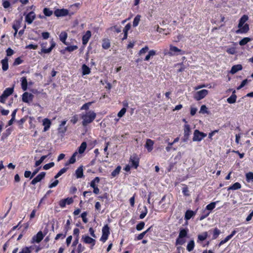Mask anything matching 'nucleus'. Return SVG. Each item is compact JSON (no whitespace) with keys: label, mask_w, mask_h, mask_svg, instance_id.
Listing matches in <instances>:
<instances>
[{"label":"nucleus","mask_w":253,"mask_h":253,"mask_svg":"<svg viewBox=\"0 0 253 253\" xmlns=\"http://www.w3.org/2000/svg\"><path fill=\"white\" fill-rule=\"evenodd\" d=\"M207 136V134L200 132L198 129H196L194 132L193 137V141H201L204 138Z\"/></svg>","instance_id":"20e7f679"},{"label":"nucleus","mask_w":253,"mask_h":253,"mask_svg":"<svg viewBox=\"0 0 253 253\" xmlns=\"http://www.w3.org/2000/svg\"><path fill=\"white\" fill-rule=\"evenodd\" d=\"M126 109L125 108H122L118 113V116L119 118L122 117L126 112Z\"/></svg>","instance_id":"6e6d98bb"},{"label":"nucleus","mask_w":253,"mask_h":253,"mask_svg":"<svg viewBox=\"0 0 253 253\" xmlns=\"http://www.w3.org/2000/svg\"><path fill=\"white\" fill-rule=\"evenodd\" d=\"M22 20H23L22 17H21L19 19L15 20L14 22V23L12 25V27L20 28V27H21V24L22 22Z\"/></svg>","instance_id":"7c9ffc66"},{"label":"nucleus","mask_w":253,"mask_h":253,"mask_svg":"<svg viewBox=\"0 0 253 253\" xmlns=\"http://www.w3.org/2000/svg\"><path fill=\"white\" fill-rule=\"evenodd\" d=\"M109 229V227L107 224L105 225L102 228V235L100 238V240L104 243L108 239V236L110 234Z\"/></svg>","instance_id":"39448f33"},{"label":"nucleus","mask_w":253,"mask_h":253,"mask_svg":"<svg viewBox=\"0 0 253 253\" xmlns=\"http://www.w3.org/2000/svg\"><path fill=\"white\" fill-rule=\"evenodd\" d=\"M83 74L84 75H88L90 72V68L85 64L82 66Z\"/></svg>","instance_id":"473e14b6"},{"label":"nucleus","mask_w":253,"mask_h":253,"mask_svg":"<svg viewBox=\"0 0 253 253\" xmlns=\"http://www.w3.org/2000/svg\"><path fill=\"white\" fill-rule=\"evenodd\" d=\"M43 13L46 16H51L52 13H53V12L52 10H50L49 8H44L43 9Z\"/></svg>","instance_id":"49530a36"},{"label":"nucleus","mask_w":253,"mask_h":253,"mask_svg":"<svg viewBox=\"0 0 253 253\" xmlns=\"http://www.w3.org/2000/svg\"><path fill=\"white\" fill-rule=\"evenodd\" d=\"M54 166V163L53 162H51V163H49L48 164L45 165L43 166V168L45 170H47V169H49L50 168L53 167Z\"/></svg>","instance_id":"603ef678"},{"label":"nucleus","mask_w":253,"mask_h":253,"mask_svg":"<svg viewBox=\"0 0 253 253\" xmlns=\"http://www.w3.org/2000/svg\"><path fill=\"white\" fill-rule=\"evenodd\" d=\"M67 169L68 168H64L60 169L59 171L54 176V178L56 179L60 177L62 174L64 173L67 171Z\"/></svg>","instance_id":"37998d69"},{"label":"nucleus","mask_w":253,"mask_h":253,"mask_svg":"<svg viewBox=\"0 0 253 253\" xmlns=\"http://www.w3.org/2000/svg\"><path fill=\"white\" fill-rule=\"evenodd\" d=\"M146 234V232H143L142 233L139 234L135 238V240H140L141 239H142L144 237V236Z\"/></svg>","instance_id":"0e129e2a"},{"label":"nucleus","mask_w":253,"mask_h":253,"mask_svg":"<svg viewBox=\"0 0 253 253\" xmlns=\"http://www.w3.org/2000/svg\"><path fill=\"white\" fill-rule=\"evenodd\" d=\"M241 185L239 182H236L228 188V190H235L241 188Z\"/></svg>","instance_id":"72a5a7b5"},{"label":"nucleus","mask_w":253,"mask_h":253,"mask_svg":"<svg viewBox=\"0 0 253 253\" xmlns=\"http://www.w3.org/2000/svg\"><path fill=\"white\" fill-rule=\"evenodd\" d=\"M144 225H145L144 222L143 221H141L136 225V229L138 231H140L144 228Z\"/></svg>","instance_id":"3c124183"},{"label":"nucleus","mask_w":253,"mask_h":253,"mask_svg":"<svg viewBox=\"0 0 253 253\" xmlns=\"http://www.w3.org/2000/svg\"><path fill=\"white\" fill-rule=\"evenodd\" d=\"M35 18V13L34 12L31 11L26 16L25 21L28 24H30L33 22Z\"/></svg>","instance_id":"ddd939ff"},{"label":"nucleus","mask_w":253,"mask_h":253,"mask_svg":"<svg viewBox=\"0 0 253 253\" xmlns=\"http://www.w3.org/2000/svg\"><path fill=\"white\" fill-rule=\"evenodd\" d=\"M46 44H47L46 42H43L41 44V47H42L41 52L44 53H50L51 51V50H52V49L55 47L56 43L53 41V40H52L50 41V44H51L49 48H46Z\"/></svg>","instance_id":"f03ea898"},{"label":"nucleus","mask_w":253,"mask_h":253,"mask_svg":"<svg viewBox=\"0 0 253 253\" xmlns=\"http://www.w3.org/2000/svg\"><path fill=\"white\" fill-rule=\"evenodd\" d=\"M45 175V172H41L32 180L31 184L32 185H35L38 182L41 181L44 177Z\"/></svg>","instance_id":"9b49d317"},{"label":"nucleus","mask_w":253,"mask_h":253,"mask_svg":"<svg viewBox=\"0 0 253 253\" xmlns=\"http://www.w3.org/2000/svg\"><path fill=\"white\" fill-rule=\"evenodd\" d=\"M76 177L80 178L84 176L83 166L79 167L75 171Z\"/></svg>","instance_id":"4be33fe9"},{"label":"nucleus","mask_w":253,"mask_h":253,"mask_svg":"<svg viewBox=\"0 0 253 253\" xmlns=\"http://www.w3.org/2000/svg\"><path fill=\"white\" fill-rule=\"evenodd\" d=\"M77 48L78 46L77 45H71L66 47L65 48V50L69 52H72L77 49Z\"/></svg>","instance_id":"09e8293b"},{"label":"nucleus","mask_w":253,"mask_h":253,"mask_svg":"<svg viewBox=\"0 0 253 253\" xmlns=\"http://www.w3.org/2000/svg\"><path fill=\"white\" fill-rule=\"evenodd\" d=\"M195 243L194 240H191L188 243L186 249L188 252H191L194 248Z\"/></svg>","instance_id":"cd10ccee"},{"label":"nucleus","mask_w":253,"mask_h":253,"mask_svg":"<svg viewBox=\"0 0 253 253\" xmlns=\"http://www.w3.org/2000/svg\"><path fill=\"white\" fill-rule=\"evenodd\" d=\"M121 169V167L120 166H118L115 169H114L111 173V175L113 177H115L117 175H118L120 172Z\"/></svg>","instance_id":"58836bf2"},{"label":"nucleus","mask_w":253,"mask_h":253,"mask_svg":"<svg viewBox=\"0 0 253 253\" xmlns=\"http://www.w3.org/2000/svg\"><path fill=\"white\" fill-rule=\"evenodd\" d=\"M242 69V66L241 64H237L234 65L232 67L230 70V73L234 74L239 71H241Z\"/></svg>","instance_id":"aec40b11"},{"label":"nucleus","mask_w":253,"mask_h":253,"mask_svg":"<svg viewBox=\"0 0 253 253\" xmlns=\"http://www.w3.org/2000/svg\"><path fill=\"white\" fill-rule=\"evenodd\" d=\"M22 62V60L21 59L20 57H18L15 59V60L13 63V65L14 66L18 65L21 64Z\"/></svg>","instance_id":"052dcab7"},{"label":"nucleus","mask_w":253,"mask_h":253,"mask_svg":"<svg viewBox=\"0 0 253 253\" xmlns=\"http://www.w3.org/2000/svg\"><path fill=\"white\" fill-rule=\"evenodd\" d=\"M208 90L207 89H202L195 93L194 98L197 101H199L203 99L208 94Z\"/></svg>","instance_id":"423d86ee"},{"label":"nucleus","mask_w":253,"mask_h":253,"mask_svg":"<svg viewBox=\"0 0 253 253\" xmlns=\"http://www.w3.org/2000/svg\"><path fill=\"white\" fill-rule=\"evenodd\" d=\"M185 240L182 238H180L179 236L176 240V245H182L185 243Z\"/></svg>","instance_id":"de8ad7c7"},{"label":"nucleus","mask_w":253,"mask_h":253,"mask_svg":"<svg viewBox=\"0 0 253 253\" xmlns=\"http://www.w3.org/2000/svg\"><path fill=\"white\" fill-rule=\"evenodd\" d=\"M6 55L8 56H11L14 53V51L11 48H8L6 50Z\"/></svg>","instance_id":"338daca9"},{"label":"nucleus","mask_w":253,"mask_h":253,"mask_svg":"<svg viewBox=\"0 0 253 253\" xmlns=\"http://www.w3.org/2000/svg\"><path fill=\"white\" fill-rule=\"evenodd\" d=\"M154 144V142L153 140L150 139H147L146 140V142L145 145V148L147 149L148 152H151L153 150V146Z\"/></svg>","instance_id":"f3484780"},{"label":"nucleus","mask_w":253,"mask_h":253,"mask_svg":"<svg viewBox=\"0 0 253 253\" xmlns=\"http://www.w3.org/2000/svg\"><path fill=\"white\" fill-rule=\"evenodd\" d=\"M246 178L248 182L253 181V172H249L246 174Z\"/></svg>","instance_id":"f704fd0d"},{"label":"nucleus","mask_w":253,"mask_h":253,"mask_svg":"<svg viewBox=\"0 0 253 253\" xmlns=\"http://www.w3.org/2000/svg\"><path fill=\"white\" fill-rule=\"evenodd\" d=\"M217 202L211 203L210 204L207 206L206 209L209 211L212 210L215 207V205Z\"/></svg>","instance_id":"c03bdc74"},{"label":"nucleus","mask_w":253,"mask_h":253,"mask_svg":"<svg viewBox=\"0 0 253 253\" xmlns=\"http://www.w3.org/2000/svg\"><path fill=\"white\" fill-rule=\"evenodd\" d=\"M188 233V230L185 229H182L180 230L179 233V237L183 238L184 237H185Z\"/></svg>","instance_id":"4c0bfd02"},{"label":"nucleus","mask_w":253,"mask_h":253,"mask_svg":"<svg viewBox=\"0 0 253 253\" xmlns=\"http://www.w3.org/2000/svg\"><path fill=\"white\" fill-rule=\"evenodd\" d=\"M140 18H141V15H137L135 18H134L133 19V27H136L139 23V21L140 20Z\"/></svg>","instance_id":"c9c22d12"},{"label":"nucleus","mask_w":253,"mask_h":253,"mask_svg":"<svg viewBox=\"0 0 253 253\" xmlns=\"http://www.w3.org/2000/svg\"><path fill=\"white\" fill-rule=\"evenodd\" d=\"M38 45L30 44L29 45H27L26 46V48H27V49H36L38 48Z\"/></svg>","instance_id":"e2e57ef3"},{"label":"nucleus","mask_w":253,"mask_h":253,"mask_svg":"<svg viewBox=\"0 0 253 253\" xmlns=\"http://www.w3.org/2000/svg\"><path fill=\"white\" fill-rule=\"evenodd\" d=\"M77 155H78V152H77V151L74 152V154H73V155L71 156V157L69 159L68 162H67L65 164V165L67 166V165H68L69 164H74L76 162V157Z\"/></svg>","instance_id":"b1692460"},{"label":"nucleus","mask_w":253,"mask_h":253,"mask_svg":"<svg viewBox=\"0 0 253 253\" xmlns=\"http://www.w3.org/2000/svg\"><path fill=\"white\" fill-rule=\"evenodd\" d=\"M129 162L131 167H134L135 169H137L139 165V158L137 155L134 154L131 156L130 158Z\"/></svg>","instance_id":"0eeeda50"},{"label":"nucleus","mask_w":253,"mask_h":253,"mask_svg":"<svg viewBox=\"0 0 253 253\" xmlns=\"http://www.w3.org/2000/svg\"><path fill=\"white\" fill-rule=\"evenodd\" d=\"M208 112L207 108L206 105H203L201 107L200 113H207Z\"/></svg>","instance_id":"13d9d810"},{"label":"nucleus","mask_w":253,"mask_h":253,"mask_svg":"<svg viewBox=\"0 0 253 253\" xmlns=\"http://www.w3.org/2000/svg\"><path fill=\"white\" fill-rule=\"evenodd\" d=\"M190 133V127L189 125L186 124L184 125V136L182 140L184 142H187L189 139V136Z\"/></svg>","instance_id":"6e6552de"},{"label":"nucleus","mask_w":253,"mask_h":253,"mask_svg":"<svg viewBox=\"0 0 253 253\" xmlns=\"http://www.w3.org/2000/svg\"><path fill=\"white\" fill-rule=\"evenodd\" d=\"M237 95L235 94V90H234L232 95L227 99V102L229 104L235 103L236 101Z\"/></svg>","instance_id":"a211bd4d"},{"label":"nucleus","mask_w":253,"mask_h":253,"mask_svg":"<svg viewBox=\"0 0 253 253\" xmlns=\"http://www.w3.org/2000/svg\"><path fill=\"white\" fill-rule=\"evenodd\" d=\"M33 95L28 92H25L22 95V100L24 102L28 103L29 101L32 100Z\"/></svg>","instance_id":"2eb2a0df"},{"label":"nucleus","mask_w":253,"mask_h":253,"mask_svg":"<svg viewBox=\"0 0 253 253\" xmlns=\"http://www.w3.org/2000/svg\"><path fill=\"white\" fill-rule=\"evenodd\" d=\"M249 17L247 15H244L241 17L239 20V24L238 25V28L241 27L248 20Z\"/></svg>","instance_id":"6ab92c4d"},{"label":"nucleus","mask_w":253,"mask_h":253,"mask_svg":"<svg viewBox=\"0 0 253 253\" xmlns=\"http://www.w3.org/2000/svg\"><path fill=\"white\" fill-rule=\"evenodd\" d=\"M249 25L248 24H245L241 27L239 28V29L236 31V33L237 34L246 33L249 31Z\"/></svg>","instance_id":"4468645a"},{"label":"nucleus","mask_w":253,"mask_h":253,"mask_svg":"<svg viewBox=\"0 0 253 253\" xmlns=\"http://www.w3.org/2000/svg\"><path fill=\"white\" fill-rule=\"evenodd\" d=\"M91 32L90 31H87L85 34L83 36L82 42L84 45L87 44L91 37Z\"/></svg>","instance_id":"dca6fc26"},{"label":"nucleus","mask_w":253,"mask_h":253,"mask_svg":"<svg viewBox=\"0 0 253 253\" xmlns=\"http://www.w3.org/2000/svg\"><path fill=\"white\" fill-rule=\"evenodd\" d=\"M156 55V51L154 50H150L148 52V54L146 56L144 60L148 61L151 57H152Z\"/></svg>","instance_id":"e433bc0d"},{"label":"nucleus","mask_w":253,"mask_h":253,"mask_svg":"<svg viewBox=\"0 0 253 253\" xmlns=\"http://www.w3.org/2000/svg\"><path fill=\"white\" fill-rule=\"evenodd\" d=\"M100 179L98 177H96L93 180H92L90 182V186L93 188L97 187L96 186V183H98L99 182Z\"/></svg>","instance_id":"ea45409f"},{"label":"nucleus","mask_w":253,"mask_h":253,"mask_svg":"<svg viewBox=\"0 0 253 253\" xmlns=\"http://www.w3.org/2000/svg\"><path fill=\"white\" fill-rule=\"evenodd\" d=\"M13 92V87H8L6 88L4 91L3 92V96H5L7 97L10 95H11Z\"/></svg>","instance_id":"393cba45"},{"label":"nucleus","mask_w":253,"mask_h":253,"mask_svg":"<svg viewBox=\"0 0 253 253\" xmlns=\"http://www.w3.org/2000/svg\"><path fill=\"white\" fill-rule=\"evenodd\" d=\"M21 86L22 88L24 91L26 90L27 89V81L26 77H24L22 78V81H21Z\"/></svg>","instance_id":"c756f323"},{"label":"nucleus","mask_w":253,"mask_h":253,"mask_svg":"<svg viewBox=\"0 0 253 253\" xmlns=\"http://www.w3.org/2000/svg\"><path fill=\"white\" fill-rule=\"evenodd\" d=\"M149 49V47L147 46H145L144 47L142 48L139 52V54L140 55L145 54L146 53Z\"/></svg>","instance_id":"4d7b16f0"},{"label":"nucleus","mask_w":253,"mask_h":253,"mask_svg":"<svg viewBox=\"0 0 253 253\" xmlns=\"http://www.w3.org/2000/svg\"><path fill=\"white\" fill-rule=\"evenodd\" d=\"M220 231L217 228H215L213 231V239H216L220 234Z\"/></svg>","instance_id":"864d4df0"},{"label":"nucleus","mask_w":253,"mask_h":253,"mask_svg":"<svg viewBox=\"0 0 253 253\" xmlns=\"http://www.w3.org/2000/svg\"><path fill=\"white\" fill-rule=\"evenodd\" d=\"M69 11L66 9H57L54 11V14L57 17L64 16L67 15Z\"/></svg>","instance_id":"1a4fd4ad"},{"label":"nucleus","mask_w":253,"mask_h":253,"mask_svg":"<svg viewBox=\"0 0 253 253\" xmlns=\"http://www.w3.org/2000/svg\"><path fill=\"white\" fill-rule=\"evenodd\" d=\"M168 54L170 56L183 55L185 54V51L181 50L176 46L170 45Z\"/></svg>","instance_id":"7ed1b4c3"},{"label":"nucleus","mask_w":253,"mask_h":253,"mask_svg":"<svg viewBox=\"0 0 253 253\" xmlns=\"http://www.w3.org/2000/svg\"><path fill=\"white\" fill-rule=\"evenodd\" d=\"M96 113L91 110L85 113H83L81 115V118L83 120L82 125L84 126H86L88 124L91 123L95 119Z\"/></svg>","instance_id":"f257e3e1"},{"label":"nucleus","mask_w":253,"mask_h":253,"mask_svg":"<svg viewBox=\"0 0 253 253\" xmlns=\"http://www.w3.org/2000/svg\"><path fill=\"white\" fill-rule=\"evenodd\" d=\"M67 38V33L65 32H62L59 35L60 40L63 42L65 44H67L66 42V40Z\"/></svg>","instance_id":"a878e982"},{"label":"nucleus","mask_w":253,"mask_h":253,"mask_svg":"<svg viewBox=\"0 0 253 253\" xmlns=\"http://www.w3.org/2000/svg\"><path fill=\"white\" fill-rule=\"evenodd\" d=\"M82 240L85 244H91L93 247L95 244V240L87 235L82 236ZM91 249L92 247L91 248Z\"/></svg>","instance_id":"9d476101"},{"label":"nucleus","mask_w":253,"mask_h":253,"mask_svg":"<svg viewBox=\"0 0 253 253\" xmlns=\"http://www.w3.org/2000/svg\"><path fill=\"white\" fill-rule=\"evenodd\" d=\"M247 82H248L247 79H245L244 81H243L241 83V84L237 87V89L239 90V89H241L242 87H243L246 84Z\"/></svg>","instance_id":"69168bd1"},{"label":"nucleus","mask_w":253,"mask_h":253,"mask_svg":"<svg viewBox=\"0 0 253 253\" xmlns=\"http://www.w3.org/2000/svg\"><path fill=\"white\" fill-rule=\"evenodd\" d=\"M195 214L194 212L192 211L188 210L186 211L185 214V219L186 220L190 219Z\"/></svg>","instance_id":"c85d7f7f"},{"label":"nucleus","mask_w":253,"mask_h":253,"mask_svg":"<svg viewBox=\"0 0 253 253\" xmlns=\"http://www.w3.org/2000/svg\"><path fill=\"white\" fill-rule=\"evenodd\" d=\"M251 40V39L250 38H244L239 42V44L240 45H244L250 42Z\"/></svg>","instance_id":"a19ab883"},{"label":"nucleus","mask_w":253,"mask_h":253,"mask_svg":"<svg viewBox=\"0 0 253 253\" xmlns=\"http://www.w3.org/2000/svg\"><path fill=\"white\" fill-rule=\"evenodd\" d=\"M47 156H42L41 157L40 159L38 161H37L35 163V166L38 167L40 165L42 162L47 158Z\"/></svg>","instance_id":"a18cd8bd"},{"label":"nucleus","mask_w":253,"mask_h":253,"mask_svg":"<svg viewBox=\"0 0 253 253\" xmlns=\"http://www.w3.org/2000/svg\"><path fill=\"white\" fill-rule=\"evenodd\" d=\"M8 59L7 57H5L4 59H2L1 61V63L2 64V69L4 71H6L8 69Z\"/></svg>","instance_id":"5701e85b"},{"label":"nucleus","mask_w":253,"mask_h":253,"mask_svg":"<svg viewBox=\"0 0 253 253\" xmlns=\"http://www.w3.org/2000/svg\"><path fill=\"white\" fill-rule=\"evenodd\" d=\"M207 236H208L207 232H204L201 235H199L198 236V239L199 241H203L207 239Z\"/></svg>","instance_id":"79ce46f5"},{"label":"nucleus","mask_w":253,"mask_h":253,"mask_svg":"<svg viewBox=\"0 0 253 253\" xmlns=\"http://www.w3.org/2000/svg\"><path fill=\"white\" fill-rule=\"evenodd\" d=\"M102 47L105 49H107L110 47V42L109 40L105 39L103 41Z\"/></svg>","instance_id":"2f4dec72"},{"label":"nucleus","mask_w":253,"mask_h":253,"mask_svg":"<svg viewBox=\"0 0 253 253\" xmlns=\"http://www.w3.org/2000/svg\"><path fill=\"white\" fill-rule=\"evenodd\" d=\"M42 125L44 126L43 131H47L50 127L51 125V122L48 119H44L43 120Z\"/></svg>","instance_id":"412c9836"},{"label":"nucleus","mask_w":253,"mask_h":253,"mask_svg":"<svg viewBox=\"0 0 253 253\" xmlns=\"http://www.w3.org/2000/svg\"><path fill=\"white\" fill-rule=\"evenodd\" d=\"M87 213L86 212H84L81 214V217L83 219V221L84 223H86L87 222V219L86 218Z\"/></svg>","instance_id":"bf43d9fd"},{"label":"nucleus","mask_w":253,"mask_h":253,"mask_svg":"<svg viewBox=\"0 0 253 253\" xmlns=\"http://www.w3.org/2000/svg\"><path fill=\"white\" fill-rule=\"evenodd\" d=\"M92 102H88L84 104L81 108V110H88L89 106L91 105Z\"/></svg>","instance_id":"8fccbe9b"},{"label":"nucleus","mask_w":253,"mask_h":253,"mask_svg":"<svg viewBox=\"0 0 253 253\" xmlns=\"http://www.w3.org/2000/svg\"><path fill=\"white\" fill-rule=\"evenodd\" d=\"M44 236L42 231H39L36 235L32 238V242L40 243L43 238Z\"/></svg>","instance_id":"f8f14e48"},{"label":"nucleus","mask_w":253,"mask_h":253,"mask_svg":"<svg viewBox=\"0 0 253 253\" xmlns=\"http://www.w3.org/2000/svg\"><path fill=\"white\" fill-rule=\"evenodd\" d=\"M144 211L139 215L140 219L144 218L147 213V209L146 207H144Z\"/></svg>","instance_id":"5fc2aeb1"},{"label":"nucleus","mask_w":253,"mask_h":253,"mask_svg":"<svg viewBox=\"0 0 253 253\" xmlns=\"http://www.w3.org/2000/svg\"><path fill=\"white\" fill-rule=\"evenodd\" d=\"M19 253H31V251L29 248L26 247L23 248Z\"/></svg>","instance_id":"774afa93"},{"label":"nucleus","mask_w":253,"mask_h":253,"mask_svg":"<svg viewBox=\"0 0 253 253\" xmlns=\"http://www.w3.org/2000/svg\"><path fill=\"white\" fill-rule=\"evenodd\" d=\"M226 52L230 54H234L236 53V49L234 47H231L227 49Z\"/></svg>","instance_id":"680f3d73"},{"label":"nucleus","mask_w":253,"mask_h":253,"mask_svg":"<svg viewBox=\"0 0 253 253\" xmlns=\"http://www.w3.org/2000/svg\"><path fill=\"white\" fill-rule=\"evenodd\" d=\"M87 144L85 142L82 143L81 145L78 148V152L81 154L83 153L86 148Z\"/></svg>","instance_id":"bb28decb"}]
</instances>
